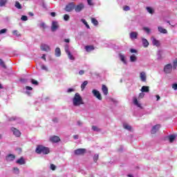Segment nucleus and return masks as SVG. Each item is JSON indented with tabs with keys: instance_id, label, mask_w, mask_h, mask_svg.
<instances>
[{
	"instance_id": "10",
	"label": "nucleus",
	"mask_w": 177,
	"mask_h": 177,
	"mask_svg": "<svg viewBox=\"0 0 177 177\" xmlns=\"http://www.w3.org/2000/svg\"><path fill=\"white\" fill-rule=\"evenodd\" d=\"M15 159V156L14 154H8L6 157V160L7 162H12Z\"/></svg>"
},
{
	"instance_id": "12",
	"label": "nucleus",
	"mask_w": 177,
	"mask_h": 177,
	"mask_svg": "<svg viewBox=\"0 0 177 177\" xmlns=\"http://www.w3.org/2000/svg\"><path fill=\"white\" fill-rule=\"evenodd\" d=\"M16 162L19 165H24L26 164L24 157H20L19 160H17Z\"/></svg>"
},
{
	"instance_id": "63",
	"label": "nucleus",
	"mask_w": 177,
	"mask_h": 177,
	"mask_svg": "<svg viewBox=\"0 0 177 177\" xmlns=\"http://www.w3.org/2000/svg\"><path fill=\"white\" fill-rule=\"evenodd\" d=\"M64 41H65L66 43H69L70 42V39H64Z\"/></svg>"
},
{
	"instance_id": "41",
	"label": "nucleus",
	"mask_w": 177,
	"mask_h": 177,
	"mask_svg": "<svg viewBox=\"0 0 177 177\" xmlns=\"http://www.w3.org/2000/svg\"><path fill=\"white\" fill-rule=\"evenodd\" d=\"M143 30H144L145 32H147V34H149L150 32H151L150 28H147V27H144V28H143Z\"/></svg>"
},
{
	"instance_id": "45",
	"label": "nucleus",
	"mask_w": 177,
	"mask_h": 177,
	"mask_svg": "<svg viewBox=\"0 0 177 177\" xmlns=\"http://www.w3.org/2000/svg\"><path fill=\"white\" fill-rule=\"evenodd\" d=\"M40 27L42 28V29L45 30L46 28V25L44 24V22H42L40 24Z\"/></svg>"
},
{
	"instance_id": "4",
	"label": "nucleus",
	"mask_w": 177,
	"mask_h": 177,
	"mask_svg": "<svg viewBox=\"0 0 177 177\" xmlns=\"http://www.w3.org/2000/svg\"><path fill=\"white\" fill-rule=\"evenodd\" d=\"M86 153V149L85 148H79L74 151V154L76 156H83Z\"/></svg>"
},
{
	"instance_id": "26",
	"label": "nucleus",
	"mask_w": 177,
	"mask_h": 177,
	"mask_svg": "<svg viewBox=\"0 0 177 177\" xmlns=\"http://www.w3.org/2000/svg\"><path fill=\"white\" fill-rule=\"evenodd\" d=\"M147 10V12L151 14V15H153L154 13V10L153 8H151V7H147L145 8Z\"/></svg>"
},
{
	"instance_id": "42",
	"label": "nucleus",
	"mask_w": 177,
	"mask_h": 177,
	"mask_svg": "<svg viewBox=\"0 0 177 177\" xmlns=\"http://www.w3.org/2000/svg\"><path fill=\"white\" fill-rule=\"evenodd\" d=\"M12 34H13L14 35L17 36V37L20 36V34H19V32L18 30H13V31H12Z\"/></svg>"
},
{
	"instance_id": "52",
	"label": "nucleus",
	"mask_w": 177,
	"mask_h": 177,
	"mask_svg": "<svg viewBox=\"0 0 177 177\" xmlns=\"http://www.w3.org/2000/svg\"><path fill=\"white\" fill-rule=\"evenodd\" d=\"M13 171H15V174H18L19 173V169L17 167L13 168Z\"/></svg>"
},
{
	"instance_id": "47",
	"label": "nucleus",
	"mask_w": 177,
	"mask_h": 177,
	"mask_svg": "<svg viewBox=\"0 0 177 177\" xmlns=\"http://www.w3.org/2000/svg\"><path fill=\"white\" fill-rule=\"evenodd\" d=\"M56 168H57V167L55 166L54 164H51V165H50V169H51L52 171H55V169H56Z\"/></svg>"
},
{
	"instance_id": "44",
	"label": "nucleus",
	"mask_w": 177,
	"mask_h": 177,
	"mask_svg": "<svg viewBox=\"0 0 177 177\" xmlns=\"http://www.w3.org/2000/svg\"><path fill=\"white\" fill-rule=\"evenodd\" d=\"M64 20H65L66 21H68L69 20L68 15L66 14L65 15H64Z\"/></svg>"
},
{
	"instance_id": "57",
	"label": "nucleus",
	"mask_w": 177,
	"mask_h": 177,
	"mask_svg": "<svg viewBox=\"0 0 177 177\" xmlns=\"http://www.w3.org/2000/svg\"><path fill=\"white\" fill-rule=\"evenodd\" d=\"M79 74H80V75H84L85 74V71H80V72H79Z\"/></svg>"
},
{
	"instance_id": "55",
	"label": "nucleus",
	"mask_w": 177,
	"mask_h": 177,
	"mask_svg": "<svg viewBox=\"0 0 177 177\" xmlns=\"http://www.w3.org/2000/svg\"><path fill=\"white\" fill-rule=\"evenodd\" d=\"M130 52H131V53H137L136 50L134 48H131Z\"/></svg>"
},
{
	"instance_id": "2",
	"label": "nucleus",
	"mask_w": 177,
	"mask_h": 177,
	"mask_svg": "<svg viewBox=\"0 0 177 177\" xmlns=\"http://www.w3.org/2000/svg\"><path fill=\"white\" fill-rule=\"evenodd\" d=\"M36 153L38 154L47 155L50 153V148L44 147L43 145H37L36 148Z\"/></svg>"
},
{
	"instance_id": "27",
	"label": "nucleus",
	"mask_w": 177,
	"mask_h": 177,
	"mask_svg": "<svg viewBox=\"0 0 177 177\" xmlns=\"http://www.w3.org/2000/svg\"><path fill=\"white\" fill-rule=\"evenodd\" d=\"M55 53V56L56 57H60L61 56V50H60V48H56Z\"/></svg>"
},
{
	"instance_id": "17",
	"label": "nucleus",
	"mask_w": 177,
	"mask_h": 177,
	"mask_svg": "<svg viewBox=\"0 0 177 177\" xmlns=\"http://www.w3.org/2000/svg\"><path fill=\"white\" fill-rule=\"evenodd\" d=\"M129 36H130V39H137V37H138V32H131L130 34H129Z\"/></svg>"
},
{
	"instance_id": "31",
	"label": "nucleus",
	"mask_w": 177,
	"mask_h": 177,
	"mask_svg": "<svg viewBox=\"0 0 177 177\" xmlns=\"http://www.w3.org/2000/svg\"><path fill=\"white\" fill-rule=\"evenodd\" d=\"M136 60H137V57L135 55H132L130 57V62H136Z\"/></svg>"
},
{
	"instance_id": "21",
	"label": "nucleus",
	"mask_w": 177,
	"mask_h": 177,
	"mask_svg": "<svg viewBox=\"0 0 177 177\" xmlns=\"http://www.w3.org/2000/svg\"><path fill=\"white\" fill-rule=\"evenodd\" d=\"M142 42L143 43L144 48H147L149 46V42L146 39H142Z\"/></svg>"
},
{
	"instance_id": "7",
	"label": "nucleus",
	"mask_w": 177,
	"mask_h": 177,
	"mask_svg": "<svg viewBox=\"0 0 177 177\" xmlns=\"http://www.w3.org/2000/svg\"><path fill=\"white\" fill-rule=\"evenodd\" d=\"M11 131L13 133V135L17 138H19L21 136V133L19 131L18 129H15V127L11 128Z\"/></svg>"
},
{
	"instance_id": "30",
	"label": "nucleus",
	"mask_w": 177,
	"mask_h": 177,
	"mask_svg": "<svg viewBox=\"0 0 177 177\" xmlns=\"http://www.w3.org/2000/svg\"><path fill=\"white\" fill-rule=\"evenodd\" d=\"M8 0H0V7H4L7 4Z\"/></svg>"
},
{
	"instance_id": "28",
	"label": "nucleus",
	"mask_w": 177,
	"mask_h": 177,
	"mask_svg": "<svg viewBox=\"0 0 177 177\" xmlns=\"http://www.w3.org/2000/svg\"><path fill=\"white\" fill-rule=\"evenodd\" d=\"M176 136L175 135H170L169 136V140L171 143H172L173 142H174L175 139H176Z\"/></svg>"
},
{
	"instance_id": "48",
	"label": "nucleus",
	"mask_w": 177,
	"mask_h": 177,
	"mask_svg": "<svg viewBox=\"0 0 177 177\" xmlns=\"http://www.w3.org/2000/svg\"><path fill=\"white\" fill-rule=\"evenodd\" d=\"M21 20H22L23 21H26L28 20L27 17L23 15L22 17H21Z\"/></svg>"
},
{
	"instance_id": "37",
	"label": "nucleus",
	"mask_w": 177,
	"mask_h": 177,
	"mask_svg": "<svg viewBox=\"0 0 177 177\" xmlns=\"http://www.w3.org/2000/svg\"><path fill=\"white\" fill-rule=\"evenodd\" d=\"M176 67H177V59L174 60L172 68L174 70H176Z\"/></svg>"
},
{
	"instance_id": "64",
	"label": "nucleus",
	"mask_w": 177,
	"mask_h": 177,
	"mask_svg": "<svg viewBox=\"0 0 177 177\" xmlns=\"http://www.w3.org/2000/svg\"><path fill=\"white\" fill-rule=\"evenodd\" d=\"M158 59H162V56H161V54L160 53H158Z\"/></svg>"
},
{
	"instance_id": "46",
	"label": "nucleus",
	"mask_w": 177,
	"mask_h": 177,
	"mask_svg": "<svg viewBox=\"0 0 177 177\" xmlns=\"http://www.w3.org/2000/svg\"><path fill=\"white\" fill-rule=\"evenodd\" d=\"M65 52H66V53H70V51H69V46L68 44H66L65 46Z\"/></svg>"
},
{
	"instance_id": "29",
	"label": "nucleus",
	"mask_w": 177,
	"mask_h": 177,
	"mask_svg": "<svg viewBox=\"0 0 177 177\" xmlns=\"http://www.w3.org/2000/svg\"><path fill=\"white\" fill-rule=\"evenodd\" d=\"M88 84V82L87 81H84V82H83V84H81V89H82V91L85 90V88H86V85H87Z\"/></svg>"
},
{
	"instance_id": "16",
	"label": "nucleus",
	"mask_w": 177,
	"mask_h": 177,
	"mask_svg": "<svg viewBox=\"0 0 177 177\" xmlns=\"http://www.w3.org/2000/svg\"><path fill=\"white\" fill-rule=\"evenodd\" d=\"M152 44H153L156 47H160V42L158 39L153 38L152 39Z\"/></svg>"
},
{
	"instance_id": "6",
	"label": "nucleus",
	"mask_w": 177,
	"mask_h": 177,
	"mask_svg": "<svg viewBox=\"0 0 177 177\" xmlns=\"http://www.w3.org/2000/svg\"><path fill=\"white\" fill-rule=\"evenodd\" d=\"M84 8H85V5L81 3L79 5L75 6L74 10H75L77 13H79L82 12Z\"/></svg>"
},
{
	"instance_id": "15",
	"label": "nucleus",
	"mask_w": 177,
	"mask_h": 177,
	"mask_svg": "<svg viewBox=\"0 0 177 177\" xmlns=\"http://www.w3.org/2000/svg\"><path fill=\"white\" fill-rule=\"evenodd\" d=\"M140 77L142 82H146L147 81V75L145 72H141L140 74Z\"/></svg>"
},
{
	"instance_id": "61",
	"label": "nucleus",
	"mask_w": 177,
	"mask_h": 177,
	"mask_svg": "<svg viewBox=\"0 0 177 177\" xmlns=\"http://www.w3.org/2000/svg\"><path fill=\"white\" fill-rule=\"evenodd\" d=\"M53 122H58V119L57 118H55L54 119H53Z\"/></svg>"
},
{
	"instance_id": "33",
	"label": "nucleus",
	"mask_w": 177,
	"mask_h": 177,
	"mask_svg": "<svg viewBox=\"0 0 177 177\" xmlns=\"http://www.w3.org/2000/svg\"><path fill=\"white\" fill-rule=\"evenodd\" d=\"M91 23L94 24V26H97L99 24V21L95 18H91Z\"/></svg>"
},
{
	"instance_id": "58",
	"label": "nucleus",
	"mask_w": 177,
	"mask_h": 177,
	"mask_svg": "<svg viewBox=\"0 0 177 177\" xmlns=\"http://www.w3.org/2000/svg\"><path fill=\"white\" fill-rule=\"evenodd\" d=\"M26 89L27 91H32V88L30 87V86H26Z\"/></svg>"
},
{
	"instance_id": "11",
	"label": "nucleus",
	"mask_w": 177,
	"mask_h": 177,
	"mask_svg": "<svg viewBox=\"0 0 177 177\" xmlns=\"http://www.w3.org/2000/svg\"><path fill=\"white\" fill-rule=\"evenodd\" d=\"M60 138L57 136H54L53 137H50V141L52 142H54V143H57L58 142H60Z\"/></svg>"
},
{
	"instance_id": "60",
	"label": "nucleus",
	"mask_w": 177,
	"mask_h": 177,
	"mask_svg": "<svg viewBox=\"0 0 177 177\" xmlns=\"http://www.w3.org/2000/svg\"><path fill=\"white\" fill-rule=\"evenodd\" d=\"M45 54L42 55L41 59H44L45 62H46V58L45 57Z\"/></svg>"
},
{
	"instance_id": "25",
	"label": "nucleus",
	"mask_w": 177,
	"mask_h": 177,
	"mask_svg": "<svg viewBox=\"0 0 177 177\" xmlns=\"http://www.w3.org/2000/svg\"><path fill=\"white\" fill-rule=\"evenodd\" d=\"M85 49L87 52H91V50H94L93 46H86Z\"/></svg>"
},
{
	"instance_id": "34",
	"label": "nucleus",
	"mask_w": 177,
	"mask_h": 177,
	"mask_svg": "<svg viewBox=\"0 0 177 177\" xmlns=\"http://www.w3.org/2000/svg\"><path fill=\"white\" fill-rule=\"evenodd\" d=\"M15 8H17V9H19V10H21L22 9L21 5L18 1L15 2Z\"/></svg>"
},
{
	"instance_id": "62",
	"label": "nucleus",
	"mask_w": 177,
	"mask_h": 177,
	"mask_svg": "<svg viewBox=\"0 0 177 177\" xmlns=\"http://www.w3.org/2000/svg\"><path fill=\"white\" fill-rule=\"evenodd\" d=\"M50 16H52L53 17H55V12H53L50 13Z\"/></svg>"
},
{
	"instance_id": "38",
	"label": "nucleus",
	"mask_w": 177,
	"mask_h": 177,
	"mask_svg": "<svg viewBox=\"0 0 177 177\" xmlns=\"http://www.w3.org/2000/svg\"><path fill=\"white\" fill-rule=\"evenodd\" d=\"M82 22H83V24L86 25L87 29H90V26L86 22V19H82Z\"/></svg>"
},
{
	"instance_id": "22",
	"label": "nucleus",
	"mask_w": 177,
	"mask_h": 177,
	"mask_svg": "<svg viewBox=\"0 0 177 177\" xmlns=\"http://www.w3.org/2000/svg\"><path fill=\"white\" fill-rule=\"evenodd\" d=\"M119 57H120V61H122L124 64H127V62L125 60L124 55H122V54L120 53Z\"/></svg>"
},
{
	"instance_id": "1",
	"label": "nucleus",
	"mask_w": 177,
	"mask_h": 177,
	"mask_svg": "<svg viewBox=\"0 0 177 177\" xmlns=\"http://www.w3.org/2000/svg\"><path fill=\"white\" fill-rule=\"evenodd\" d=\"M73 103L74 106H80V105L84 104L82 97L79 93L74 95Z\"/></svg>"
},
{
	"instance_id": "39",
	"label": "nucleus",
	"mask_w": 177,
	"mask_h": 177,
	"mask_svg": "<svg viewBox=\"0 0 177 177\" xmlns=\"http://www.w3.org/2000/svg\"><path fill=\"white\" fill-rule=\"evenodd\" d=\"M99 160V154H95L93 157L94 162H97Z\"/></svg>"
},
{
	"instance_id": "35",
	"label": "nucleus",
	"mask_w": 177,
	"mask_h": 177,
	"mask_svg": "<svg viewBox=\"0 0 177 177\" xmlns=\"http://www.w3.org/2000/svg\"><path fill=\"white\" fill-rule=\"evenodd\" d=\"M91 129H92V131H97V132H99L101 131V129H99L97 126H92Z\"/></svg>"
},
{
	"instance_id": "43",
	"label": "nucleus",
	"mask_w": 177,
	"mask_h": 177,
	"mask_svg": "<svg viewBox=\"0 0 177 177\" xmlns=\"http://www.w3.org/2000/svg\"><path fill=\"white\" fill-rule=\"evenodd\" d=\"M123 10H124V11H126V12L130 10L129 6H124L123 7Z\"/></svg>"
},
{
	"instance_id": "3",
	"label": "nucleus",
	"mask_w": 177,
	"mask_h": 177,
	"mask_svg": "<svg viewBox=\"0 0 177 177\" xmlns=\"http://www.w3.org/2000/svg\"><path fill=\"white\" fill-rule=\"evenodd\" d=\"M75 3L74 2H70L68 4H67L65 7V11L67 12H71L73 10H75Z\"/></svg>"
},
{
	"instance_id": "8",
	"label": "nucleus",
	"mask_w": 177,
	"mask_h": 177,
	"mask_svg": "<svg viewBox=\"0 0 177 177\" xmlns=\"http://www.w3.org/2000/svg\"><path fill=\"white\" fill-rule=\"evenodd\" d=\"M160 124H156V126H153V127H152L151 129V133L153 135L156 134L157 131L160 130Z\"/></svg>"
},
{
	"instance_id": "14",
	"label": "nucleus",
	"mask_w": 177,
	"mask_h": 177,
	"mask_svg": "<svg viewBox=\"0 0 177 177\" xmlns=\"http://www.w3.org/2000/svg\"><path fill=\"white\" fill-rule=\"evenodd\" d=\"M58 27H59V26H58L57 22L54 21L52 23L51 30L53 32H55V30H57L58 29Z\"/></svg>"
},
{
	"instance_id": "19",
	"label": "nucleus",
	"mask_w": 177,
	"mask_h": 177,
	"mask_svg": "<svg viewBox=\"0 0 177 177\" xmlns=\"http://www.w3.org/2000/svg\"><path fill=\"white\" fill-rule=\"evenodd\" d=\"M41 50L44 51H48L50 50V46L46 44H42L41 46Z\"/></svg>"
},
{
	"instance_id": "51",
	"label": "nucleus",
	"mask_w": 177,
	"mask_h": 177,
	"mask_svg": "<svg viewBox=\"0 0 177 177\" xmlns=\"http://www.w3.org/2000/svg\"><path fill=\"white\" fill-rule=\"evenodd\" d=\"M87 3L88 6H93V0H87Z\"/></svg>"
},
{
	"instance_id": "5",
	"label": "nucleus",
	"mask_w": 177,
	"mask_h": 177,
	"mask_svg": "<svg viewBox=\"0 0 177 177\" xmlns=\"http://www.w3.org/2000/svg\"><path fill=\"white\" fill-rule=\"evenodd\" d=\"M172 65L171 64H168L167 65L165 66V68H163V71L166 73V74H169L171 73L172 72Z\"/></svg>"
},
{
	"instance_id": "40",
	"label": "nucleus",
	"mask_w": 177,
	"mask_h": 177,
	"mask_svg": "<svg viewBox=\"0 0 177 177\" xmlns=\"http://www.w3.org/2000/svg\"><path fill=\"white\" fill-rule=\"evenodd\" d=\"M31 84H33V85H37H37H39V82L35 80L32 79L31 80Z\"/></svg>"
},
{
	"instance_id": "32",
	"label": "nucleus",
	"mask_w": 177,
	"mask_h": 177,
	"mask_svg": "<svg viewBox=\"0 0 177 177\" xmlns=\"http://www.w3.org/2000/svg\"><path fill=\"white\" fill-rule=\"evenodd\" d=\"M66 53L67 54V56H68V58L70 59V60H72V61L75 60V57H74V56H73V55L71 54V52H68Z\"/></svg>"
},
{
	"instance_id": "18",
	"label": "nucleus",
	"mask_w": 177,
	"mask_h": 177,
	"mask_svg": "<svg viewBox=\"0 0 177 177\" xmlns=\"http://www.w3.org/2000/svg\"><path fill=\"white\" fill-rule=\"evenodd\" d=\"M133 102L135 106L140 107V108L142 107V105L139 103V102L138 101V100L136 97H133Z\"/></svg>"
},
{
	"instance_id": "24",
	"label": "nucleus",
	"mask_w": 177,
	"mask_h": 177,
	"mask_svg": "<svg viewBox=\"0 0 177 177\" xmlns=\"http://www.w3.org/2000/svg\"><path fill=\"white\" fill-rule=\"evenodd\" d=\"M123 128L127 131H132V127L129 124H123Z\"/></svg>"
},
{
	"instance_id": "56",
	"label": "nucleus",
	"mask_w": 177,
	"mask_h": 177,
	"mask_svg": "<svg viewBox=\"0 0 177 177\" xmlns=\"http://www.w3.org/2000/svg\"><path fill=\"white\" fill-rule=\"evenodd\" d=\"M145 96V94H143L142 93H140V95H138V97L140 99H142Z\"/></svg>"
},
{
	"instance_id": "20",
	"label": "nucleus",
	"mask_w": 177,
	"mask_h": 177,
	"mask_svg": "<svg viewBox=\"0 0 177 177\" xmlns=\"http://www.w3.org/2000/svg\"><path fill=\"white\" fill-rule=\"evenodd\" d=\"M141 91L142 93H149V86H142Z\"/></svg>"
},
{
	"instance_id": "13",
	"label": "nucleus",
	"mask_w": 177,
	"mask_h": 177,
	"mask_svg": "<svg viewBox=\"0 0 177 177\" xmlns=\"http://www.w3.org/2000/svg\"><path fill=\"white\" fill-rule=\"evenodd\" d=\"M102 93H104V95L105 96H106L109 93V90H108V88L106 86H105L104 84H103L102 86Z\"/></svg>"
},
{
	"instance_id": "50",
	"label": "nucleus",
	"mask_w": 177,
	"mask_h": 177,
	"mask_svg": "<svg viewBox=\"0 0 177 177\" xmlns=\"http://www.w3.org/2000/svg\"><path fill=\"white\" fill-rule=\"evenodd\" d=\"M172 88H173L174 91H177V84H176V83H174V84L172 85Z\"/></svg>"
},
{
	"instance_id": "59",
	"label": "nucleus",
	"mask_w": 177,
	"mask_h": 177,
	"mask_svg": "<svg viewBox=\"0 0 177 177\" xmlns=\"http://www.w3.org/2000/svg\"><path fill=\"white\" fill-rule=\"evenodd\" d=\"M73 139H74V140L79 139V136H78V135H74V136H73Z\"/></svg>"
},
{
	"instance_id": "9",
	"label": "nucleus",
	"mask_w": 177,
	"mask_h": 177,
	"mask_svg": "<svg viewBox=\"0 0 177 177\" xmlns=\"http://www.w3.org/2000/svg\"><path fill=\"white\" fill-rule=\"evenodd\" d=\"M92 93H93V95L97 97L99 100H102V96L100 93V91H97V90L92 91Z\"/></svg>"
},
{
	"instance_id": "36",
	"label": "nucleus",
	"mask_w": 177,
	"mask_h": 177,
	"mask_svg": "<svg viewBox=\"0 0 177 177\" xmlns=\"http://www.w3.org/2000/svg\"><path fill=\"white\" fill-rule=\"evenodd\" d=\"M0 66H1V67H3L5 69L7 68V66H6L5 62L1 59H0Z\"/></svg>"
},
{
	"instance_id": "49",
	"label": "nucleus",
	"mask_w": 177,
	"mask_h": 177,
	"mask_svg": "<svg viewBox=\"0 0 177 177\" xmlns=\"http://www.w3.org/2000/svg\"><path fill=\"white\" fill-rule=\"evenodd\" d=\"M5 32H7V29L6 28L1 29L0 30V35L4 34Z\"/></svg>"
},
{
	"instance_id": "54",
	"label": "nucleus",
	"mask_w": 177,
	"mask_h": 177,
	"mask_svg": "<svg viewBox=\"0 0 177 177\" xmlns=\"http://www.w3.org/2000/svg\"><path fill=\"white\" fill-rule=\"evenodd\" d=\"M74 91H75L74 88H68V89H67V93H72V92H74Z\"/></svg>"
},
{
	"instance_id": "23",
	"label": "nucleus",
	"mask_w": 177,
	"mask_h": 177,
	"mask_svg": "<svg viewBox=\"0 0 177 177\" xmlns=\"http://www.w3.org/2000/svg\"><path fill=\"white\" fill-rule=\"evenodd\" d=\"M158 30L159 32H161L162 34H167V29H165V28H162L160 26H159L158 28Z\"/></svg>"
},
{
	"instance_id": "53",
	"label": "nucleus",
	"mask_w": 177,
	"mask_h": 177,
	"mask_svg": "<svg viewBox=\"0 0 177 177\" xmlns=\"http://www.w3.org/2000/svg\"><path fill=\"white\" fill-rule=\"evenodd\" d=\"M41 68L42 70H45L46 71H48V68H47V67L45 65H41Z\"/></svg>"
}]
</instances>
